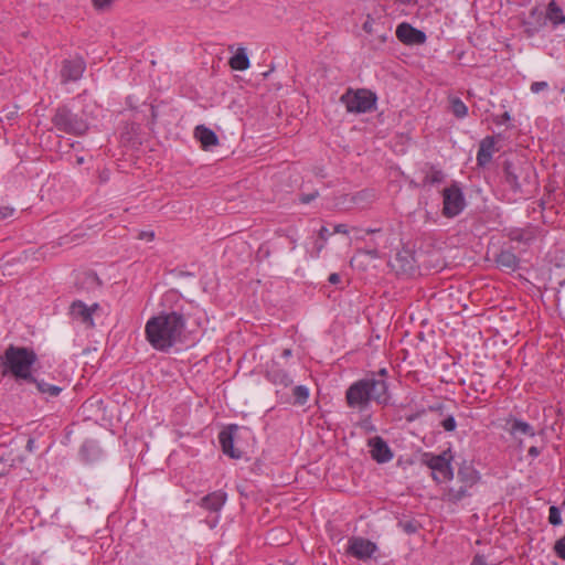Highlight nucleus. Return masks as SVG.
Here are the masks:
<instances>
[{
	"instance_id": "nucleus-1",
	"label": "nucleus",
	"mask_w": 565,
	"mask_h": 565,
	"mask_svg": "<svg viewBox=\"0 0 565 565\" xmlns=\"http://www.w3.org/2000/svg\"><path fill=\"white\" fill-rule=\"evenodd\" d=\"M161 307L162 310L146 322L145 337L156 351L169 353L175 345L184 343L186 323L196 307L174 289L163 294Z\"/></svg>"
},
{
	"instance_id": "nucleus-2",
	"label": "nucleus",
	"mask_w": 565,
	"mask_h": 565,
	"mask_svg": "<svg viewBox=\"0 0 565 565\" xmlns=\"http://www.w3.org/2000/svg\"><path fill=\"white\" fill-rule=\"evenodd\" d=\"M387 377V369L382 367L376 372H369L363 379L354 381L345 390L347 406L358 411V413L369 411L371 402L382 407L394 406Z\"/></svg>"
},
{
	"instance_id": "nucleus-3",
	"label": "nucleus",
	"mask_w": 565,
	"mask_h": 565,
	"mask_svg": "<svg viewBox=\"0 0 565 565\" xmlns=\"http://www.w3.org/2000/svg\"><path fill=\"white\" fill-rule=\"evenodd\" d=\"M38 355L32 348L9 344L0 355V373L12 376L17 383L35 381L32 373Z\"/></svg>"
},
{
	"instance_id": "nucleus-4",
	"label": "nucleus",
	"mask_w": 565,
	"mask_h": 565,
	"mask_svg": "<svg viewBox=\"0 0 565 565\" xmlns=\"http://www.w3.org/2000/svg\"><path fill=\"white\" fill-rule=\"evenodd\" d=\"M535 169L520 159H504L502 162L503 182L515 194L524 193V186L533 183Z\"/></svg>"
},
{
	"instance_id": "nucleus-5",
	"label": "nucleus",
	"mask_w": 565,
	"mask_h": 565,
	"mask_svg": "<svg viewBox=\"0 0 565 565\" xmlns=\"http://www.w3.org/2000/svg\"><path fill=\"white\" fill-rule=\"evenodd\" d=\"M54 127L66 135L84 136L89 129L83 115L73 111L67 105H58L51 119Z\"/></svg>"
},
{
	"instance_id": "nucleus-6",
	"label": "nucleus",
	"mask_w": 565,
	"mask_h": 565,
	"mask_svg": "<svg viewBox=\"0 0 565 565\" xmlns=\"http://www.w3.org/2000/svg\"><path fill=\"white\" fill-rule=\"evenodd\" d=\"M452 459L454 454L450 447L439 455L433 452L422 455V463L431 470V478L436 483L454 479Z\"/></svg>"
},
{
	"instance_id": "nucleus-7",
	"label": "nucleus",
	"mask_w": 565,
	"mask_h": 565,
	"mask_svg": "<svg viewBox=\"0 0 565 565\" xmlns=\"http://www.w3.org/2000/svg\"><path fill=\"white\" fill-rule=\"evenodd\" d=\"M340 102L345 106L348 113L365 114L376 109L377 96L366 88H348L340 97Z\"/></svg>"
},
{
	"instance_id": "nucleus-8",
	"label": "nucleus",
	"mask_w": 565,
	"mask_h": 565,
	"mask_svg": "<svg viewBox=\"0 0 565 565\" xmlns=\"http://www.w3.org/2000/svg\"><path fill=\"white\" fill-rule=\"evenodd\" d=\"M247 433L236 424H230L218 433V443L223 454L232 459H241L244 451L239 447L242 433Z\"/></svg>"
},
{
	"instance_id": "nucleus-9",
	"label": "nucleus",
	"mask_w": 565,
	"mask_h": 565,
	"mask_svg": "<svg viewBox=\"0 0 565 565\" xmlns=\"http://www.w3.org/2000/svg\"><path fill=\"white\" fill-rule=\"evenodd\" d=\"M466 206V198L458 182H454L443 190V215L445 217L458 216Z\"/></svg>"
},
{
	"instance_id": "nucleus-10",
	"label": "nucleus",
	"mask_w": 565,
	"mask_h": 565,
	"mask_svg": "<svg viewBox=\"0 0 565 565\" xmlns=\"http://www.w3.org/2000/svg\"><path fill=\"white\" fill-rule=\"evenodd\" d=\"M379 551L376 543L362 536H351L348 540L345 553L359 561H366Z\"/></svg>"
},
{
	"instance_id": "nucleus-11",
	"label": "nucleus",
	"mask_w": 565,
	"mask_h": 565,
	"mask_svg": "<svg viewBox=\"0 0 565 565\" xmlns=\"http://www.w3.org/2000/svg\"><path fill=\"white\" fill-rule=\"evenodd\" d=\"M85 68L86 62L81 56L63 60L60 70L61 83L77 82L82 78Z\"/></svg>"
},
{
	"instance_id": "nucleus-12",
	"label": "nucleus",
	"mask_w": 565,
	"mask_h": 565,
	"mask_svg": "<svg viewBox=\"0 0 565 565\" xmlns=\"http://www.w3.org/2000/svg\"><path fill=\"white\" fill-rule=\"evenodd\" d=\"M388 265L396 274L411 275L416 270L415 253L406 247L398 250L388 262Z\"/></svg>"
},
{
	"instance_id": "nucleus-13",
	"label": "nucleus",
	"mask_w": 565,
	"mask_h": 565,
	"mask_svg": "<svg viewBox=\"0 0 565 565\" xmlns=\"http://www.w3.org/2000/svg\"><path fill=\"white\" fill-rule=\"evenodd\" d=\"M396 38L405 45H422L427 41V35L424 31L414 28L408 22H402L396 28Z\"/></svg>"
},
{
	"instance_id": "nucleus-14",
	"label": "nucleus",
	"mask_w": 565,
	"mask_h": 565,
	"mask_svg": "<svg viewBox=\"0 0 565 565\" xmlns=\"http://www.w3.org/2000/svg\"><path fill=\"white\" fill-rule=\"evenodd\" d=\"M367 446L370 447L371 458L380 465L391 461L394 457V452L387 441L381 436L370 438Z\"/></svg>"
},
{
	"instance_id": "nucleus-15",
	"label": "nucleus",
	"mask_w": 565,
	"mask_h": 565,
	"mask_svg": "<svg viewBox=\"0 0 565 565\" xmlns=\"http://www.w3.org/2000/svg\"><path fill=\"white\" fill-rule=\"evenodd\" d=\"M362 29L376 38L379 44L374 45V49H379L380 45L387 42L390 38L391 29L386 28L384 22L377 21L373 19L370 14H367L365 22L362 25Z\"/></svg>"
},
{
	"instance_id": "nucleus-16",
	"label": "nucleus",
	"mask_w": 565,
	"mask_h": 565,
	"mask_svg": "<svg viewBox=\"0 0 565 565\" xmlns=\"http://www.w3.org/2000/svg\"><path fill=\"white\" fill-rule=\"evenodd\" d=\"M546 25V17L544 12L534 7L530 10L529 18L523 21L524 33L532 38L537 34Z\"/></svg>"
},
{
	"instance_id": "nucleus-17",
	"label": "nucleus",
	"mask_w": 565,
	"mask_h": 565,
	"mask_svg": "<svg viewBox=\"0 0 565 565\" xmlns=\"http://www.w3.org/2000/svg\"><path fill=\"white\" fill-rule=\"evenodd\" d=\"M68 313L73 319L79 321L86 328L93 329L95 327L92 309L82 300H74L70 305Z\"/></svg>"
},
{
	"instance_id": "nucleus-18",
	"label": "nucleus",
	"mask_w": 565,
	"mask_h": 565,
	"mask_svg": "<svg viewBox=\"0 0 565 565\" xmlns=\"http://www.w3.org/2000/svg\"><path fill=\"white\" fill-rule=\"evenodd\" d=\"M495 151H498L495 148V137H484L479 143V149L477 152V166L479 168H486L491 162Z\"/></svg>"
},
{
	"instance_id": "nucleus-19",
	"label": "nucleus",
	"mask_w": 565,
	"mask_h": 565,
	"mask_svg": "<svg viewBox=\"0 0 565 565\" xmlns=\"http://www.w3.org/2000/svg\"><path fill=\"white\" fill-rule=\"evenodd\" d=\"M504 235L512 242L529 246L536 238V230L533 226L525 228L510 227L504 230Z\"/></svg>"
},
{
	"instance_id": "nucleus-20",
	"label": "nucleus",
	"mask_w": 565,
	"mask_h": 565,
	"mask_svg": "<svg viewBox=\"0 0 565 565\" xmlns=\"http://www.w3.org/2000/svg\"><path fill=\"white\" fill-rule=\"evenodd\" d=\"M457 478L461 483L466 484V487H473L480 481L481 475L471 461L463 460L459 465Z\"/></svg>"
},
{
	"instance_id": "nucleus-21",
	"label": "nucleus",
	"mask_w": 565,
	"mask_h": 565,
	"mask_svg": "<svg viewBox=\"0 0 565 565\" xmlns=\"http://www.w3.org/2000/svg\"><path fill=\"white\" fill-rule=\"evenodd\" d=\"M265 377L274 385H280L282 387L290 386L294 381L289 373L281 369L278 363H273L266 370Z\"/></svg>"
},
{
	"instance_id": "nucleus-22",
	"label": "nucleus",
	"mask_w": 565,
	"mask_h": 565,
	"mask_svg": "<svg viewBox=\"0 0 565 565\" xmlns=\"http://www.w3.org/2000/svg\"><path fill=\"white\" fill-rule=\"evenodd\" d=\"M227 500V494L223 490H216L207 493L200 500V507L210 512H220Z\"/></svg>"
},
{
	"instance_id": "nucleus-23",
	"label": "nucleus",
	"mask_w": 565,
	"mask_h": 565,
	"mask_svg": "<svg viewBox=\"0 0 565 565\" xmlns=\"http://www.w3.org/2000/svg\"><path fill=\"white\" fill-rule=\"evenodd\" d=\"M194 137L204 150H211L220 143L217 135L204 125H198L195 127Z\"/></svg>"
},
{
	"instance_id": "nucleus-24",
	"label": "nucleus",
	"mask_w": 565,
	"mask_h": 565,
	"mask_svg": "<svg viewBox=\"0 0 565 565\" xmlns=\"http://www.w3.org/2000/svg\"><path fill=\"white\" fill-rule=\"evenodd\" d=\"M497 266L501 269L515 271L520 268V258L512 249H501L494 257Z\"/></svg>"
},
{
	"instance_id": "nucleus-25",
	"label": "nucleus",
	"mask_w": 565,
	"mask_h": 565,
	"mask_svg": "<svg viewBox=\"0 0 565 565\" xmlns=\"http://www.w3.org/2000/svg\"><path fill=\"white\" fill-rule=\"evenodd\" d=\"M103 450L96 440H85L79 448V456L86 463H93L102 457Z\"/></svg>"
},
{
	"instance_id": "nucleus-26",
	"label": "nucleus",
	"mask_w": 565,
	"mask_h": 565,
	"mask_svg": "<svg viewBox=\"0 0 565 565\" xmlns=\"http://www.w3.org/2000/svg\"><path fill=\"white\" fill-rule=\"evenodd\" d=\"M508 424L510 425L509 431L514 437H516L518 434L525 435L532 438L535 437L536 435L534 427L520 418L513 417L508 420Z\"/></svg>"
},
{
	"instance_id": "nucleus-27",
	"label": "nucleus",
	"mask_w": 565,
	"mask_h": 565,
	"mask_svg": "<svg viewBox=\"0 0 565 565\" xmlns=\"http://www.w3.org/2000/svg\"><path fill=\"white\" fill-rule=\"evenodd\" d=\"M228 64L234 71H246L250 63L245 47H238L234 55L230 58Z\"/></svg>"
},
{
	"instance_id": "nucleus-28",
	"label": "nucleus",
	"mask_w": 565,
	"mask_h": 565,
	"mask_svg": "<svg viewBox=\"0 0 565 565\" xmlns=\"http://www.w3.org/2000/svg\"><path fill=\"white\" fill-rule=\"evenodd\" d=\"M470 487H466V484L462 483L458 489L449 487L445 491L443 495V500L446 502H449L451 504L459 503L462 499L470 497L471 494L468 492V489Z\"/></svg>"
},
{
	"instance_id": "nucleus-29",
	"label": "nucleus",
	"mask_w": 565,
	"mask_h": 565,
	"mask_svg": "<svg viewBox=\"0 0 565 565\" xmlns=\"http://www.w3.org/2000/svg\"><path fill=\"white\" fill-rule=\"evenodd\" d=\"M546 17V21L550 20L554 26L559 24H565V14L563 9L552 0L546 8V12H544Z\"/></svg>"
},
{
	"instance_id": "nucleus-30",
	"label": "nucleus",
	"mask_w": 565,
	"mask_h": 565,
	"mask_svg": "<svg viewBox=\"0 0 565 565\" xmlns=\"http://www.w3.org/2000/svg\"><path fill=\"white\" fill-rule=\"evenodd\" d=\"M28 383L35 384L38 391L42 394H46L51 397H56L62 392V387L53 384L46 383L44 380H38L35 377V381H29Z\"/></svg>"
},
{
	"instance_id": "nucleus-31",
	"label": "nucleus",
	"mask_w": 565,
	"mask_h": 565,
	"mask_svg": "<svg viewBox=\"0 0 565 565\" xmlns=\"http://www.w3.org/2000/svg\"><path fill=\"white\" fill-rule=\"evenodd\" d=\"M445 180V173L437 169L435 166H429V171L425 174L423 183L424 185L440 184Z\"/></svg>"
},
{
	"instance_id": "nucleus-32",
	"label": "nucleus",
	"mask_w": 565,
	"mask_h": 565,
	"mask_svg": "<svg viewBox=\"0 0 565 565\" xmlns=\"http://www.w3.org/2000/svg\"><path fill=\"white\" fill-rule=\"evenodd\" d=\"M294 405L303 406L307 404L310 391L306 385H297L292 388Z\"/></svg>"
},
{
	"instance_id": "nucleus-33",
	"label": "nucleus",
	"mask_w": 565,
	"mask_h": 565,
	"mask_svg": "<svg viewBox=\"0 0 565 565\" xmlns=\"http://www.w3.org/2000/svg\"><path fill=\"white\" fill-rule=\"evenodd\" d=\"M397 526L406 534L412 535L422 529V524L416 519H399Z\"/></svg>"
},
{
	"instance_id": "nucleus-34",
	"label": "nucleus",
	"mask_w": 565,
	"mask_h": 565,
	"mask_svg": "<svg viewBox=\"0 0 565 565\" xmlns=\"http://www.w3.org/2000/svg\"><path fill=\"white\" fill-rule=\"evenodd\" d=\"M449 103L450 111L455 117L461 119L468 115V107L459 97L450 98Z\"/></svg>"
},
{
	"instance_id": "nucleus-35",
	"label": "nucleus",
	"mask_w": 565,
	"mask_h": 565,
	"mask_svg": "<svg viewBox=\"0 0 565 565\" xmlns=\"http://www.w3.org/2000/svg\"><path fill=\"white\" fill-rule=\"evenodd\" d=\"M359 414L361 415V417L360 420L358 422V426L365 433H376L377 427L374 425L372 420V414L369 413L367 411Z\"/></svg>"
},
{
	"instance_id": "nucleus-36",
	"label": "nucleus",
	"mask_w": 565,
	"mask_h": 565,
	"mask_svg": "<svg viewBox=\"0 0 565 565\" xmlns=\"http://www.w3.org/2000/svg\"><path fill=\"white\" fill-rule=\"evenodd\" d=\"M548 522L553 526H557V525L562 524L563 520H562V512H561V508L559 507H557V505H551L550 507V509H548Z\"/></svg>"
},
{
	"instance_id": "nucleus-37",
	"label": "nucleus",
	"mask_w": 565,
	"mask_h": 565,
	"mask_svg": "<svg viewBox=\"0 0 565 565\" xmlns=\"http://www.w3.org/2000/svg\"><path fill=\"white\" fill-rule=\"evenodd\" d=\"M440 426L444 428L447 433H452L457 428V422L455 419V416L452 414H448L444 417V419L440 422Z\"/></svg>"
},
{
	"instance_id": "nucleus-38",
	"label": "nucleus",
	"mask_w": 565,
	"mask_h": 565,
	"mask_svg": "<svg viewBox=\"0 0 565 565\" xmlns=\"http://www.w3.org/2000/svg\"><path fill=\"white\" fill-rule=\"evenodd\" d=\"M359 253L367 255L372 259H376V258L381 257L380 252L376 247V244L373 241H371V243L365 248L359 249Z\"/></svg>"
},
{
	"instance_id": "nucleus-39",
	"label": "nucleus",
	"mask_w": 565,
	"mask_h": 565,
	"mask_svg": "<svg viewBox=\"0 0 565 565\" xmlns=\"http://www.w3.org/2000/svg\"><path fill=\"white\" fill-rule=\"evenodd\" d=\"M553 551L558 558L565 561V535L555 542Z\"/></svg>"
},
{
	"instance_id": "nucleus-40",
	"label": "nucleus",
	"mask_w": 565,
	"mask_h": 565,
	"mask_svg": "<svg viewBox=\"0 0 565 565\" xmlns=\"http://www.w3.org/2000/svg\"><path fill=\"white\" fill-rule=\"evenodd\" d=\"M428 411L433 412V413H437L441 417H445L446 415H448L447 405L443 402L436 403L434 405H429Z\"/></svg>"
},
{
	"instance_id": "nucleus-41",
	"label": "nucleus",
	"mask_w": 565,
	"mask_h": 565,
	"mask_svg": "<svg viewBox=\"0 0 565 565\" xmlns=\"http://www.w3.org/2000/svg\"><path fill=\"white\" fill-rule=\"evenodd\" d=\"M318 196H319V191H317V190L311 193H300L298 195V201L301 204H309L313 200H316Z\"/></svg>"
},
{
	"instance_id": "nucleus-42",
	"label": "nucleus",
	"mask_w": 565,
	"mask_h": 565,
	"mask_svg": "<svg viewBox=\"0 0 565 565\" xmlns=\"http://www.w3.org/2000/svg\"><path fill=\"white\" fill-rule=\"evenodd\" d=\"M548 88L547 82H533L531 84V92L537 94Z\"/></svg>"
},
{
	"instance_id": "nucleus-43",
	"label": "nucleus",
	"mask_w": 565,
	"mask_h": 565,
	"mask_svg": "<svg viewBox=\"0 0 565 565\" xmlns=\"http://www.w3.org/2000/svg\"><path fill=\"white\" fill-rule=\"evenodd\" d=\"M114 0H93V4L97 10H106L110 7Z\"/></svg>"
},
{
	"instance_id": "nucleus-44",
	"label": "nucleus",
	"mask_w": 565,
	"mask_h": 565,
	"mask_svg": "<svg viewBox=\"0 0 565 565\" xmlns=\"http://www.w3.org/2000/svg\"><path fill=\"white\" fill-rule=\"evenodd\" d=\"M510 120H511V115H510L509 111H504L502 115L497 116V117L493 118V122L495 125H503V124H505V122H508Z\"/></svg>"
},
{
	"instance_id": "nucleus-45",
	"label": "nucleus",
	"mask_w": 565,
	"mask_h": 565,
	"mask_svg": "<svg viewBox=\"0 0 565 565\" xmlns=\"http://www.w3.org/2000/svg\"><path fill=\"white\" fill-rule=\"evenodd\" d=\"M327 242L321 241L319 237H317L313 242V250H315V257H319V254L324 248Z\"/></svg>"
},
{
	"instance_id": "nucleus-46",
	"label": "nucleus",
	"mask_w": 565,
	"mask_h": 565,
	"mask_svg": "<svg viewBox=\"0 0 565 565\" xmlns=\"http://www.w3.org/2000/svg\"><path fill=\"white\" fill-rule=\"evenodd\" d=\"M331 235L332 233L326 226H321L318 231V237L323 242H327Z\"/></svg>"
},
{
	"instance_id": "nucleus-47",
	"label": "nucleus",
	"mask_w": 565,
	"mask_h": 565,
	"mask_svg": "<svg viewBox=\"0 0 565 565\" xmlns=\"http://www.w3.org/2000/svg\"><path fill=\"white\" fill-rule=\"evenodd\" d=\"M13 213H14V209H12V207H9V206L0 207V218H2V220L12 216Z\"/></svg>"
},
{
	"instance_id": "nucleus-48",
	"label": "nucleus",
	"mask_w": 565,
	"mask_h": 565,
	"mask_svg": "<svg viewBox=\"0 0 565 565\" xmlns=\"http://www.w3.org/2000/svg\"><path fill=\"white\" fill-rule=\"evenodd\" d=\"M542 449H543V446L542 447H537L535 445L531 446L527 450V455L531 457V458H536L541 455L542 452Z\"/></svg>"
},
{
	"instance_id": "nucleus-49",
	"label": "nucleus",
	"mask_w": 565,
	"mask_h": 565,
	"mask_svg": "<svg viewBox=\"0 0 565 565\" xmlns=\"http://www.w3.org/2000/svg\"><path fill=\"white\" fill-rule=\"evenodd\" d=\"M25 450L30 454H33L36 450L35 439L33 437L28 438Z\"/></svg>"
},
{
	"instance_id": "nucleus-50",
	"label": "nucleus",
	"mask_w": 565,
	"mask_h": 565,
	"mask_svg": "<svg viewBox=\"0 0 565 565\" xmlns=\"http://www.w3.org/2000/svg\"><path fill=\"white\" fill-rule=\"evenodd\" d=\"M471 565H488L484 555L477 554L472 558Z\"/></svg>"
},
{
	"instance_id": "nucleus-51",
	"label": "nucleus",
	"mask_w": 565,
	"mask_h": 565,
	"mask_svg": "<svg viewBox=\"0 0 565 565\" xmlns=\"http://www.w3.org/2000/svg\"><path fill=\"white\" fill-rule=\"evenodd\" d=\"M424 413H425V409H422V411H419V412H416V413L409 414V415H407V416H406V420H407L408 423H413V422H415L416 419H418V418L422 416V414H424Z\"/></svg>"
},
{
	"instance_id": "nucleus-52",
	"label": "nucleus",
	"mask_w": 565,
	"mask_h": 565,
	"mask_svg": "<svg viewBox=\"0 0 565 565\" xmlns=\"http://www.w3.org/2000/svg\"><path fill=\"white\" fill-rule=\"evenodd\" d=\"M333 233L348 234L349 230L345 224H337L333 228Z\"/></svg>"
},
{
	"instance_id": "nucleus-53",
	"label": "nucleus",
	"mask_w": 565,
	"mask_h": 565,
	"mask_svg": "<svg viewBox=\"0 0 565 565\" xmlns=\"http://www.w3.org/2000/svg\"><path fill=\"white\" fill-rule=\"evenodd\" d=\"M328 281L332 285H337L341 281V276L338 273H332L329 275Z\"/></svg>"
},
{
	"instance_id": "nucleus-54",
	"label": "nucleus",
	"mask_w": 565,
	"mask_h": 565,
	"mask_svg": "<svg viewBox=\"0 0 565 565\" xmlns=\"http://www.w3.org/2000/svg\"><path fill=\"white\" fill-rule=\"evenodd\" d=\"M291 355H292V350L291 349H284L282 350V353H281L282 358H289Z\"/></svg>"
},
{
	"instance_id": "nucleus-55",
	"label": "nucleus",
	"mask_w": 565,
	"mask_h": 565,
	"mask_svg": "<svg viewBox=\"0 0 565 565\" xmlns=\"http://www.w3.org/2000/svg\"><path fill=\"white\" fill-rule=\"evenodd\" d=\"M380 232H382L381 228H367V230H365V233L369 234V235L376 234V233H380Z\"/></svg>"
},
{
	"instance_id": "nucleus-56",
	"label": "nucleus",
	"mask_w": 565,
	"mask_h": 565,
	"mask_svg": "<svg viewBox=\"0 0 565 565\" xmlns=\"http://www.w3.org/2000/svg\"><path fill=\"white\" fill-rule=\"evenodd\" d=\"M100 307L97 302L93 303L92 306L88 307V309H92V315L98 310Z\"/></svg>"
},
{
	"instance_id": "nucleus-57",
	"label": "nucleus",
	"mask_w": 565,
	"mask_h": 565,
	"mask_svg": "<svg viewBox=\"0 0 565 565\" xmlns=\"http://www.w3.org/2000/svg\"><path fill=\"white\" fill-rule=\"evenodd\" d=\"M254 467H255V468H254V470H260V469H262V463H260V462H258V461H256V462L254 463Z\"/></svg>"
},
{
	"instance_id": "nucleus-58",
	"label": "nucleus",
	"mask_w": 565,
	"mask_h": 565,
	"mask_svg": "<svg viewBox=\"0 0 565 565\" xmlns=\"http://www.w3.org/2000/svg\"><path fill=\"white\" fill-rule=\"evenodd\" d=\"M61 239L65 241V242H60V245H64V244L68 243L67 236L66 237H62Z\"/></svg>"
},
{
	"instance_id": "nucleus-59",
	"label": "nucleus",
	"mask_w": 565,
	"mask_h": 565,
	"mask_svg": "<svg viewBox=\"0 0 565 565\" xmlns=\"http://www.w3.org/2000/svg\"><path fill=\"white\" fill-rule=\"evenodd\" d=\"M518 447H519V448H523V447H524L523 440H520V441H519Z\"/></svg>"
},
{
	"instance_id": "nucleus-60",
	"label": "nucleus",
	"mask_w": 565,
	"mask_h": 565,
	"mask_svg": "<svg viewBox=\"0 0 565 565\" xmlns=\"http://www.w3.org/2000/svg\"><path fill=\"white\" fill-rule=\"evenodd\" d=\"M540 435H542V436H544V435H545L544 429H542V430L540 431Z\"/></svg>"
},
{
	"instance_id": "nucleus-61",
	"label": "nucleus",
	"mask_w": 565,
	"mask_h": 565,
	"mask_svg": "<svg viewBox=\"0 0 565 565\" xmlns=\"http://www.w3.org/2000/svg\"><path fill=\"white\" fill-rule=\"evenodd\" d=\"M559 285H561V286L565 285V280L561 281V284H559Z\"/></svg>"
},
{
	"instance_id": "nucleus-62",
	"label": "nucleus",
	"mask_w": 565,
	"mask_h": 565,
	"mask_svg": "<svg viewBox=\"0 0 565 565\" xmlns=\"http://www.w3.org/2000/svg\"><path fill=\"white\" fill-rule=\"evenodd\" d=\"M562 505H563V507L565 505V500L563 501Z\"/></svg>"
}]
</instances>
